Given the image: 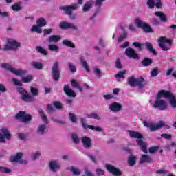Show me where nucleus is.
<instances>
[{"label":"nucleus","instance_id":"nucleus-19","mask_svg":"<svg viewBox=\"0 0 176 176\" xmlns=\"http://www.w3.org/2000/svg\"><path fill=\"white\" fill-rule=\"evenodd\" d=\"M21 157H23V153H18L15 156H13L10 158V162L14 163H20V164H27V160H21Z\"/></svg>","mask_w":176,"mask_h":176},{"label":"nucleus","instance_id":"nucleus-29","mask_svg":"<svg viewBox=\"0 0 176 176\" xmlns=\"http://www.w3.org/2000/svg\"><path fill=\"white\" fill-rule=\"evenodd\" d=\"M135 163H137V156L133 155H129L128 158L129 166L133 167V166L135 165Z\"/></svg>","mask_w":176,"mask_h":176},{"label":"nucleus","instance_id":"nucleus-7","mask_svg":"<svg viewBox=\"0 0 176 176\" xmlns=\"http://www.w3.org/2000/svg\"><path fill=\"white\" fill-rule=\"evenodd\" d=\"M158 45L162 50H164V52H168V50H170L171 48L173 42H171L170 40L166 37L162 36L158 39Z\"/></svg>","mask_w":176,"mask_h":176},{"label":"nucleus","instance_id":"nucleus-40","mask_svg":"<svg viewBox=\"0 0 176 176\" xmlns=\"http://www.w3.org/2000/svg\"><path fill=\"white\" fill-rule=\"evenodd\" d=\"M31 32H37V34H42V28L38 25H34L30 30Z\"/></svg>","mask_w":176,"mask_h":176},{"label":"nucleus","instance_id":"nucleus-24","mask_svg":"<svg viewBox=\"0 0 176 176\" xmlns=\"http://www.w3.org/2000/svg\"><path fill=\"white\" fill-rule=\"evenodd\" d=\"M84 148L90 149L91 148V139L87 136H85L81 139Z\"/></svg>","mask_w":176,"mask_h":176},{"label":"nucleus","instance_id":"nucleus-5","mask_svg":"<svg viewBox=\"0 0 176 176\" xmlns=\"http://www.w3.org/2000/svg\"><path fill=\"white\" fill-rule=\"evenodd\" d=\"M1 68H3V69H7V71H10V72L14 74V75H16V76L25 75L28 72L27 70L23 69H16V68L13 67V66L10 65L9 63H2Z\"/></svg>","mask_w":176,"mask_h":176},{"label":"nucleus","instance_id":"nucleus-61","mask_svg":"<svg viewBox=\"0 0 176 176\" xmlns=\"http://www.w3.org/2000/svg\"><path fill=\"white\" fill-rule=\"evenodd\" d=\"M126 38H127V32H124L123 35H121L118 37V42H122V41H124V39H126Z\"/></svg>","mask_w":176,"mask_h":176},{"label":"nucleus","instance_id":"nucleus-15","mask_svg":"<svg viewBox=\"0 0 176 176\" xmlns=\"http://www.w3.org/2000/svg\"><path fill=\"white\" fill-rule=\"evenodd\" d=\"M49 168L52 173H57L61 168V164L57 160H52L49 162Z\"/></svg>","mask_w":176,"mask_h":176},{"label":"nucleus","instance_id":"nucleus-62","mask_svg":"<svg viewBox=\"0 0 176 176\" xmlns=\"http://www.w3.org/2000/svg\"><path fill=\"white\" fill-rule=\"evenodd\" d=\"M0 173H7L9 174L12 173V170L8 168L0 166Z\"/></svg>","mask_w":176,"mask_h":176},{"label":"nucleus","instance_id":"nucleus-64","mask_svg":"<svg viewBox=\"0 0 176 176\" xmlns=\"http://www.w3.org/2000/svg\"><path fill=\"white\" fill-rule=\"evenodd\" d=\"M151 24H153V25H159V24H160V22L159 21V20H157V19L153 18L151 19Z\"/></svg>","mask_w":176,"mask_h":176},{"label":"nucleus","instance_id":"nucleus-35","mask_svg":"<svg viewBox=\"0 0 176 176\" xmlns=\"http://www.w3.org/2000/svg\"><path fill=\"white\" fill-rule=\"evenodd\" d=\"M152 63H153V60L148 58H144L142 61L143 67H149V65H152Z\"/></svg>","mask_w":176,"mask_h":176},{"label":"nucleus","instance_id":"nucleus-32","mask_svg":"<svg viewBox=\"0 0 176 176\" xmlns=\"http://www.w3.org/2000/svg\"><path fill=\"white\" fill-rule=\"evenodd\" d=\"M91 8H93V2L88 1L84 4L82 8V12H84L85 13L86 12H89V10L91 9Z\"/></svg>","mask_w":176,"mask_h":176},{"label":"nucleus","instance_id":"nucleus-48","mask_svg":"<svg viewBox=\"0 0 176 176\" xmlns=\"http://www.w3.org/2000/svg\"><path fill=\"white\" fill-rule=\"evenodd\" d=\"M72 140L74 144H79L80 142V139H79V137L76 133H72Z\"/></svg>","mask_w":176,"mask_h":176},{"label":"nucleus","instance_id":"nucleus-30","mask_svg":"<svg viewBox=\"0 0 176 176\" xmlns=\"http://www.w3.org/2000/svg\"><path fill=\"white\" fill-rule=\"evenodd\" d=\"M144 45H145L147 50H148L150 53H152V54H154V56H156L157 54V52H156V50L153 49V46L152 45V43L147 42V43H145Z\"/></svg>","mask_w":176,"mask_h":176},{"label":"nucleus","instance_id":"nucleus-39","mask_svg":"<svg viewBox=\"0 0 176 176\" xmlns=\"http://www.w3.org/2000/svg\"><path fill=\"white\" fill-rule=\"evenodd\" d=\"M36 24L38 27H45L47 24L46 20L44 18H39L36 21Z\"/></svg>","mask_w":176,"mask_h":176},{"label":"nucleus","instance_id":"nucleus-28","mask_svg":"<svg viewBox=\"0 0 176 176\" xmlns=\"http://www.w3.org/2000/svg\"><path fill=\"white\" fill-rule=\"evenodd\" d=\"M30 65L35 69H43V63L41 62L33 61L30 63Z\"/></svg>","mask_w":176,"mask_h":176},{"label":"nucleus","instance_id":"nucleus-25","mask_svg":"<svg viewBox=\"0 0 176 176\" xmlns=\"http://www.w3.org/2000/svg\"><path fill=\"white\" fill-rule=\"evenodd\" d=\"M109 109L112 112H119L122 110V104L118 102H113L109 105Z\"/></svg>","mask_w":176,"mask_h":176},{"label":"nucleus","instance_id":"nucleus-50","mask_svg":"<svg viewBox=\"0 0 176 176\" xmlns=\"http://www.w3.org/2000/svg\"><path fill=\"white\" fill-rule=\"evenodd\" d=\"M30 92L32 96L36 97L38 96V94H39V91L34 87H30Z\"/></svg>","mask_w":176,"mask_h":176},{"label":"nucleus","instance_id":"nucleus-56","mask_svg":"<svg viewBox=\"0 0 176 176\" xmlns=\"http://www.w3.org/2000/svg\"><path fill=\"white\" fill-rule=\"evenodd\" d=\"M41 156V152L39 151H36L35 153H33L31 156L32 160H36L38 157Z\"/></svg>","mask_w":176,"mask_h":176},{"label":"nucleus","instance_id":"nucleus-17","mask_svg":"<svg viewBox=\"0 0 176 176\" xmlns=\"http://www.w3.org/2000/svg\"><path fill=\"white\" fill-rule=\"evenodd\" d=\"M106 170L109 171L111 174H113L114 176H120L122 175V171L119 170V168L109 164H105Z\"/></svg>","mask_w":176,"mask_h":176},{"label":"nucleus","instance_id":"nucleus-23","mask_svg":"<svg viewBox=\"0 0 176 176\" xmlns=\"http://www.w3.org/2000/svg\"><path fill=\"white\" fill-rule=\"evenodd\" d=\"M152 162V157L146 154H142L140 157V164H145V163H151Z\"/></svg>","mask_w":176,"mask_h":176},{"label":"nucleus","instance_id":"nucleus-52","mask_svg":"<svg viewBox=\"0 0 176 176\" xmlns=\"http://www.w3.org/2000/svg\"><path fill=\"white\" fill-rule=\"evenodd\" d=\"M68 68L70 69L72 74H75L76 72V67L74 63H69Z\"/></svg>","mask_w":176,"mask_h":176},{"label":"nucleus","instance_id":"nucleus-45","mask_svg":"<svg viewBox=\"0 0 176 176\" xmlns=\"http://www.w3.org/2000/svg\"><path fill=\"white\" fill-rule=\"evenodd\" d=\"M69 116L72 123H74V124L78 123V117H76V115L72 113H69Z\"/></svg>","mask_w":176,"mask_h":176},{"label":"nucleus","instance_id":"nucleus-54","mask_svg":"<svg viewBox=\"0 0 176 176\" xmlns=\"http://www.w3.org/2000/svg\"><path fill=\"white\" fill-rule=\"evenodd\" d=\"M106 0H96L95 1V6L96 8H98V9H100V8H101V6H102V3H104V2H105Z\"/></svg>","mask_w":176,"mask_h":176},{"label":"nucleus","instance_id":"nucleus-53","mask_svg":"<svg viewBox=\"0 0 176 176\" xmlns=\"http://www.w3.org/2000/svg\"><path fill=\"white\" fill-rule=\"evenodd\" d=\"M87 156L91 160V162H93V163L95 164H97V157H96V156L93 155L91 153H87Z\"/></svg>","mask_w":176,"mask_h":176},{"label":"nucleus","instance_id":"nucleus-14","mask_svg":"<svg viewBox=\"0 0 176 176\" xmlns=\"http://www.w3.org/2000/svg\"><path fill=\"white\" fill-rule=\"evenodd\" d=\"M59 27L61 30H73V31H78L79 28L72 23L67 21H63L60 23Z\"/></svg>","mask_w":176,"mask_h":176},{"label":"nucleus","instance_id":"nucleus-49","mask_svg":"<svg viewBox=\"0 0 176 176\" xmlns=\"http://www.w3.org/2000/svg\"><path fill=\"white\" fill-rule=\"evenodd\" d=\"M51 120L54 122V123H58L60 126H64L65 124V121L58 120L57 118H52Z\"/></svg>","mask_w":176,"mask_h":176},{"label":"nucleus","instance_id":"nucleus-8","mask_svg":"<svg viewBox=\"0 0 176 176\" xmlns=\"http://www.w3.org/2000/svg\"><path fill=\"white\" fill-rule=\"evenodd\" d=\"M142 123L144 127L150 129V131H151V133H153V131H156L160 129H162V127L164 126V122L163 121H160L158 124H155L152 122H147L146 120H143Z\"/></svg>","mask_w":176,"mask_h":176},{"label":"nucleus","instance_id":"nucleus-20","mask_svg":"<svg viewBox=\"0 0 176 176\" xmlns=\"http://www.w3.org/2000/svg\"><path fill=\"white\" fill-rule=\"evenodd\" d=\"M166 94H168V96H166V98L168 99V104L170 107L173 109H176V98L171 94V92H169L168 91H166Z\"/></svg>","mask_w":176,"mask_h":176},{"label":"nucleus","instance_id":"nucleus-47","mask_svg":"<svg viewBox=\"0 0 176 176\" xmlns=\"http://www.w3.org/2000/svg\"><path fill=\"white\" fill-rule=\"evenodd\" d=\"M32 79H34V76H32L31 75H28L27 76L22 78V82H23L24 83H28V82H31L32 80Z\"/></svg>","mask_w":176,"mask_h":176},{"label":"nucleus","instance_id":"nucleus-44","mask_svg":"<svg viewBox=\"0 0 176 176\" xmlns=\"http://www.w3.org/2000/svg\"><path fill=\"white\" fill-rule=\"evenodd\" d=\"M127 71L126 70H122L118 72V74H116L114 76L115 78H116L117 79H120V78H122V79H124V75H126Z\"/></svg>","mask_w":176,"mask_h":176},{"label":"nucleus","instance_id":"nucleus-37","mask_svg":"<svg viewBox=\"0 0 176 176\" xmlns=\"http://www.w3.org/2000/svg\"><path fill=\"white\" fill-rule=\"evenodd\" d=\"M80 63L82 68L85 69L86 72H90V69L89 68V63H87V62L82 58H80Z\"/></svg>","mask_w":176,"mask_h":176},{"label":"nucleus","instance_id":"nucleus-36","mask_svg":"<svg viewBox=\"0 0 176 176\" xmlns=\"http://www.w3.org/2000/svg\"><path fill=\"white\" fill-rule=\"evenodd\" d=\"M72 87L78 89L80 93H82L83 91V88L80 87V85L78 83V82L75 79L72 80Z\"/></svg>","mask_w":176,"mask_h":176},{"label":"nucleus","instance_id":"nucleus-11","mask_svg":"<svg viewBox=\"0 0 176 176\" xmlns=\"http://www.w3.org/2000/svg\"><path fill=\"white\" fill-rule=\"evenodd\" d=\"M15 119L21 120V122H23V123H30L32 117L25 111H19L15 115Z\"/></svg>","mask_w":176,"mask_h":176},{"label":"nucleus","instance_id":"nucleus-26","mask_svg":"<svg viewBox=\"0 0 176 176\" xmlns=\"http://www.w3.org/2000/svg\"><path fill=\"white\" fill-rule=\"evenodd\" d=\"M47 41L50 44L58 43V42H60V41H61V36L55 34L51 35L48 37Z\"/></svg>","mask_w":176,"mask_h":176},{"label":"nucleus","instance_id":"nucleus-9","mask_svg":"<svg viewBox=\"0 0 176 176\" xmlns=\"http://www.w3.org/2000/svg\"><path fill=\"white\" fill-rule=\"evenodd\" d=\"M16 90L21 94V98L23 100V101H25V102H32V101H34L35 99L34 97L28 94V92H27L24 88L18 87Z\"/></svg>","mask_w":176,"mask_h":176},{"label":"nucleus","instance_id":"nucleus-63","mask_svg":"<svg viewBox=\"0 0 176 176\" xmlns=\"http://www.w3.org/2000/svg\"><path fill=\"white\" fill-rule=\"evenodd\" d=\"M157 151H159V147H157V146L151 147L148 149L149 153H156V152H157Z\"/></svg>","mask_w":176,"mask_h":176},{"label":"nucleus","instance_id":"nucleus-42","mask_svg":"<svg viewBox=\"0 0 176 176\" xmlns=\"http://www.w3.org/2000/svg\"><path fill=\"white\" fill-rule=\"evenodd\" d=\"M36 52L38 53H41V54H43V56H47V51H46L42 46L38 45L36 47Z\"/></svg>","mask_w":176,"mask_h":176},{"label":"nucleus","instance_id":"nucleus-12","mask_svg":"<svg viewBox=\"0 0 176 176\" xmlns=\"http://www.w3.org/2000/svg\"><path fill=\"white\" fill-rule=\"evenodd\" d=\"M52 76L54 82H58V80H60V67L58 62L53 63L52 67Z\"/></svg>","mask_w":176,"mask_h":176},{"label":"nucleus","instance_id":"nucleus-27","mask_svg":"<svg viewBox=\"0 0 176 176\" xmlns=\"http://www.w3.org/2000/svg\"><path fill=\"white\" fill-rule=\"evenodd\" d=\"M155 16H156L157 17H160L161 21H163L164 23H167V17L163 12L157 11L155 12Z\"/></svg>","mask_w":176,"mask_h":176},{"label":"nucleus","instance_id":"nucleus-34","mask_svg":"<svg viewBox=\"0 0 176 176\" xmlns=\"http://www.w3.org/2000/svg\"><path fill=\"white\" fill-rule=\"evenodd\" d=\"M80 122L82 124V126L83 129H85V130L87 129H90L91 130H94V126L87 125V124H86V119L80 118Z\"/></svg>","mask_w":176,"mask_h":176},{"label":"nucleus","instance_id":"nucleus-38","mask_svg":"<svg viewBox=\"0 0 176 176\" xmlns=\"http://www.w3.org/2000/svg\"><path fill=\"white\" fill-rule=\"evenodd\" d=\"M47 46H48V49L50 50V52H55L56 53H57L60 50V48H58V46H57V45L48 43Z\"/></svg>","mask_w":176,"mask_h":176},{"label":"nucleus","instance_id":"nucleus-60","mask_svg":"<svg viewBox=\"0 0 176 176\" xmlns=\"http://www.w3.org/2000/svg\"><path fill=\"white\" fill-rule=\"evenodd\" d=\"M47 111L50 115H52V113H53V112H54V107H53V106H52V104H48L47 106Z\"/></svg>","mask_w":176,"mask_h":176},{"label":"nucleus","instance_id":"nucleus-22","mask_svg":"<svg viewBox=\"0 0 176 176\" xmlns=\"http://www.w3.org/2000/svg\"><path fill=\"white\" fill-rule=\"evenodd\" d=\"M63 91L64 93L69 97H72V98H75V97H76V93H75V91H74V90H72V89H71L68 85H65L64 86Z\"/></svg>","mask_w":176,"mask_h":176},{"label":"nucleus","instance_id":"nucleus-41","mask_svg":"<svg viewBox=\"0 0 176 176\" xmlns=\"http://www.w3.org/2000/svg\"><path fill=\"white\" fill-rule=\"evenodd\" d=\"M11 8L12 10H14V12H19V10H21V2L12 5Z\"/></svg>","mask_w":176,"mask_h":176},{"label":"nucleus","instance_id":"nucleus-10","mask_svg":"<svg viewBox=\"0 0 176 176\" xmlns=\"http://www.w3.org/2000/svg\"><path fill=\"white\" fill-rule=\"evenodd\" d=\"M134 23L138 28H142V30H144L145 32H153L152 28H151V25L144 22L142 20H141V19H135Z\"/></svg>","mask_w":176,"mask_h":176},{"label":"nucleus","instance_id":"nucleus-58","mask_svg":"<svg viewBox=\"0 0 176 176\" xmlns=\"http://www.w3.org/2000/svg\"><path fill=\"white\" fill-rule=\"evenodd\" d=\"M84 173H85L84 176H95L94 174H93V172H91V171H90V170H89V168H85Z\"/></svg>","mask_w":176,"mask_h":176},{"label":"nucleus","instance_id":"nucleus-31","mask_svg":"<svg viewBox=\"0 0 176 176\" xmlns=\"http://www.w3.org/2000/svg\"><path fill=\"white\" fill-rule=\"evenodd\" d=\"M68 170L70 173H72L73 175L74 176H78L80 175V169L78 168H76L75 166H70Z\"/></svg>","mask_w":176,"mask_h":176},{"label":"nucleus","instance_id":"nucleus-6","mask_svg":"<svg viewBox=\"0 0 176 176\" xmlns=\"http://www.w3.org/2000/svg\"><path fill=\"white\" fill-rule=\"evenodd\" d=\"M19 47H21V43L13 38H8L7 43L4 45L3 50L8 52V50H17Z\"/></svg>","mask_w":176,"mask_h":176},{"label":"nucleus","instance_id":"nucleus-43","mask_svg":"<svg viewBox=\"0 0 176 176\" xmlns=\"http://www.w3.org/2000/svg\"><path fill=\"white\" fill-rule=\"evenodd\" d=\"M87 117L89 118L95 119L96 120H101V117L97 114V113H91L87 115Z\"/></svg>","mask_w":176,"mask_h":176},{"label":"nucleus","instance_id":"nucleus-46","mask_svg":"<svg viewBox=\"0 0 176 176\" xmlns=\"http://www.w3.org/2000/svg\"><path fill=\"white\" fill-rule=\"evenodd\" d=\"M63 45H64V46H68L69 47H72V49H75V45H74L70 41L64 40L63 41Z\"/></svg>","mask_w":176,"mask_h":176},{"label":"nucleus","instance_id":"nucleus-2","mask_svg":"<svg viewBox=\"0 0 176 176\" xmlns=\"http://www.w3.org/2000/svg\"><path fill=\"white\" fill-rule=\"evenodd\" d=\"M128 133L129 134V137L131 138H136V142L139 146H140L142 152H144V153H148V149L146 148V143H145L142 138H144V136L142 134H141L140 132L129 130Z\"/></svg>","mask_w":176,"mask_h":176},{"label":"nucleus","instance_id":"nucleus-18","mask_svg":"<svg viewBox=\"0 0 176 176\" xmlns=\"http://www.w3.org/2000/svg\"><path fill=\"white\" fill-rule=\"evenodd\" d=\"M125 54L129 58H133V60H140V55H138V54L135 52V50L131 47L126 49Z\"/></svg>","mask_w":176,"mask_h":176},{"label":"nucleus","instance_id":"nucleus-13","mask_svg":"<svg viewBox=\"0 0 176 176\" xmlns=\"http://www.w3.org/2000/svg\"><path fill=\"white\" fill-rule=\"evenodd\" d=\"M0 142L5 144L6 142V140H10L12 138V135H10V132L7 127H3L0 129Z\"/></svg>","mask_w":176,"mask_h":176},{"label":"nucleus","instance_id":"nucleus-3","mask_svg":"<svg viewBox=\"0 0 176 176\" xmlns=\"http://www.w3.org/2000/svg\"><path fill=\"white\" fill-rule=\"evenodd\" d=\"M60 10H64L65 14L69 16L71 20H76L78 17V14L72 13V10H78L79 9V5L78 3H74L70 6H61L60 7Z\"/></svg>","mask_w":176,"mask_h":176},{"label":"nucleus","instance_id":"nucleus-57","mask_svg":"<svg viewBox=\"0 0 176 176\" xmlns=\"http://www.w3.org/2000/svg\"><path fill=\"white\" fill-rule=\"evenodd\" d=\"M53 105L54 107H55V108H56V109H63V103H61L60 102H54Z\"/></svg>","mask_w":176,"mask_h":176},{"label":"nucleus","instance_id":"nucleus-4","mask_svg":"<svg viewBox=\"0 0 176 176\" xmlns=\"http://www.w3.org/2000/svg\"><path fill=\"white\" fill-rule=\"evenodd\" d=\"M128 83L131 87H135V86H138L139 89H143L144 86H146V81L142 77L137 78H135V76H131L128 78Z\"/></svg>","mask_w":176,"mask_h":176},{"label":"nucleus","instance_id":"nucleus-51","mask_svg":"<svg viewBox=\"0 0 176 176\" xmlns=\"http://www.w3.org/2000/svg\"><path fill=\"white\" fill-rule=\"evenodd\" d=\"M151 76L155 78V76H157V74H159V69L157 67H155L153 69L151 72Z\"/></svg>","mask_w":176,"mask_h":176},{"label":"nucleus","instance_id":"nucleus-16","mask_svg":"<svg viewBox=\"0 0 176 176\" xmlns=\"http://www.w3.org/2000/svg\"><path fill=\"white\" fill-rule=\"evenodd\" d=\"M146 5L148 9H161L163 6V3H162V0H148L146 2Z\"/></svg>","mask_w":176,"mask_h":176},{"label":"nucleus","instance_id":"nucleus-1","mask_svg":"<svg viewBox=\"0 0 176 176\" xmlns=\"http://www.w3.org/2000/svg\"><path fill=\"white\" fill-rule=\"evenodd\" d=\"M168 96V95L166 94V91H160L156 96V99L154 102L153 107L159 109L160 111H166L168 105L167 104V102L163 100V97L166 98Z\"/></svg>","mask_w":176,"mask_h":176},{"label":"nucleus","instance_id":"nucleus-33","mask_svg":"<svg viewBox=\"0 0 176 176\" xmlns=\"http://www.w3.org/2000/svg\"><path fill=\"white\" fill-rule=\"evenodd\" d=\"M38 113H40V116L43 122H44L45 124H47V123H49V120H47V116H46V114H45V112H43V110H42V109H39Z\"/></svg>","mask_w":176,"mask_h":176},{"label":"nucleus","instance_id":"nucleus-55","mask_svg":"<svg viewBox=\"0 0 176 176\" xmlns=\"http://www.w3.org/2000/svg\"><path fill=\"white\" fill-rule=\"evenodd\" d=\"M133 45L135 47L138 49L139 52H142V46H144V44H141L140 42H134Z\"/></svg>","mask_w":176,"mask_h":176},{"label":"nucleus","instance_id":"nucleus-21","mask_svg":"<svg viewBox=\"0 0 176 176\" xmlns=\"http://www.w3.org/2000/svg\"><path fill=\"white\" fill-rule=\"evenodd\" d=\"M47 132V126L46 124H42L38 126L36 133L37 135H44Z\"/></svg>","mask_w":176,"mask_h":176},{"label":"nucleus","instance_id":"nucleus-59","mask_svg":"<svg viewBox=\"0 0 176 176\" xmlns=\"http://www.w3.org/2000/svg\"><path fill=\"white\" fill-rule=\"evenodd\" d=\"M156 174H159L160 175H166L167 174H168V171H167L165 169H160V170H156Z\"/></svg>","mask_w":176,"mask_h":176}]
</instances>
